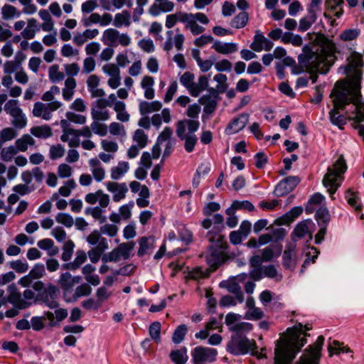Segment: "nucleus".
Listing matches in <instances>:
<instances>
[{"mask_svg":"<svg viewBox=\"0 0 364 364\" xmlns=\"http://www.w3.org/2000/svg\"><path fill=\"white\" fill-rule=\"evenodd\" d=\"M345 198L348 203L356 210L361 209L360 205L358 203V197L355 192L352 191L351 189H348L345 193Z\"/></svg>","mask_w":364,"mask_h":364,"instance_id":"nucleus-41","label":"nucleus"},{"mask_svg":"<svg viewBox=\"0 0 364 364\" xmlns=\"http://www.w3.org/2000/svg\"><path fill=\"white\" fill-rule=\"evenodd\" d=\"M332 344L333 345V346L331 344H329L328 347V350L331 355H332V353L333 351L336 354L351 352L350 349L348 346H343V343H341L338 341L334 340Z\"/></svg>","mask_w":364,"mask_h":364,"instance_id":"nucleus-42","label":"nucleus"},{"mask_svg":"<svg viewBox=\"0 0 364 364\" xmlns=\"http://www.w3.org/2000/svg\"><path fill=\"white\" fill-rule=\"evenodd\" d=\"M92 117L94 122L99 120L106 121L109 119V114L107 110L105 111H97L94 108L91 110Z\"/></svg>","mask_w":364,"mask_h":364,"instance_id":"nucleus-62","label":"nucleus"},{"mask_svg":"<svg viewBox=\"0 0 364 364\" xmlns=\"http://www.w3.org/2000/svg\"><path fill=\"white\" fill-rule=\"evenodd\" d=\"M346 93L343 91H338V88L332 90L330 97H333V107L330 110L329 119L332 124L338 127L339 129H343V126L347 124V118L345 115L340 114V111L345 109L346 106L349 105V101H347Z\"/></svg>","mask_w":364,"mask_h":364,"instance_id":"nucleus-3","label":"nucleus"},{"mask_svg":"<svg viewBox=\"0 0 364 364\" xmlns=\"http://www.w3.org/2000/svg\"><path fill=\"white\" fill-rule=\"evenodd\" d=\"M225 229V227H220V225H214L213 228L207 233V238L211 243H216L220 245L224 236L220 232Z\"/></svg>","mask_w":364,"mask_h":364,"instance_id":"nucleus-27","label":"nucleus"},{"mask_svg":"<svg viewBox=\"0 0 364 364\" xmlns=\"http://www.w3.org/2000/svg\"><path fill=\"white\" fill-rule=\"evenodd\" d=\"M7 301H9V303L11 304L14 307L18 309H25L29 307L31 304V302L26 301L22 299L20 292H18L17 294H12L11 295H8Z\"/></svg>","mask_w":364,"mask_h":364,"instance_id":"nucleus-26","label":"nucleus"},{"mask_svg":"<svg viewBox=\"0 0 364 364\" xmlns=\"http://www.w3.org/2000/svg\"><path fill=\"white\" fill-rule=\"evenodd\" d=\"M17 152V149L14 146H9L7 148H4L1 151V159L4 161H10Z\"/></svg>","mask_w":364,"mask_h":364,"instance_id":"nucleus-48","label":"nucleus"},{"mask_svg":"<svg viewBox=\"0 0 364 364\" xmlns=\"http://www.w3.org/2000/svg\"><path fill=\"white\" fill-rule=\"evenodd\" d=\"M176 133L177 136L181 140H184V149L188 153H191L194 149L195 146L196 145L198 142V137L196 134H184V128L183 126L181 124V127H179L178 129H176Z\"/></svg>","mask_w":364,"mask_h":364,"instance_id":"nucleus-15","label":"nucleus"},{"mask_svg":"<svg viewBox=\"0 0 364 364\" xmlns=\"http://www.w3.org/2000/svg\"><path fill=\"white\" fill-rule=\"evenodd\" d=\"M219 100L208 95H203L200 97L198 102L203 105V112L211 114L216 110Z\"/></svg>","mask_w":364,"mask_h":364,"instance_id":"nucleus-20","label":"nucleus"},{"mask_svg":"<svg viewBox=\"0 0 364 364\" xmlns=\"http://www.w3.org/2000/svg\"><path fill=\"white\" fill-rule=\"evenodd\" d=\"M360 33L358 28H348L343 31L340 34V38L343 41H350L356 39Z\"/></svg>","mask_w":364,"mask_h":364,"instance_id":"nucleus-40","label":"nucleus"},{"mask_svg":"<svg viewBox=\"0 0 364 364\" xmlns=\"http://www.w3.org/2000/svg\"><path fill=\"white\" fill-rule=\"evenodd\" d=\"M218 350L215 348L197 346L191 351L192 361L194 364L213 363L216 360Z\"/></svg>","mask_w":364,"mask_h":364,"instance_id":"nucleus-8","label":"nucleus"},{"mask_svg":"<svg viewBox=\"0 0 364 364\" xmlns=\"http://www.w3.org/2000/svg\"><path fill=\"white\" fill-rule=\"evenodd\" d=\"M209 276L208 273L203 272L201 267H196L191 271H188V274L186 276L187 279L197 280L200 278H205Z\"/></svg>","mask_w":364,"mask_h":364,"instance_id":"nucleus-45","label":"nucleus"},{"mask_svg":"<svg viewBox=\"0 0 364 364\" xmlns=\"http://www.w3.org/2000/svg\"><path fill=\"white\" fill-rule=\"evenodd\" d=\"M59 295L58 289L53 284H49L48 287L40 294H37L36 300L42 301L51 309L59 306V303L55 301Z\"/></svg>","mask_w":364,"mask_h":364,"instance_id":"nucleus-10","label":"nucleus"},{"mask_svg":"<svg viewBox=\"0 0 364 364\" xmlns=\"http://www.w3.org/2000/svg\"><path fill=\"white\" fill-rule=\"evenodd\" d=\"M321 0H311L308 6L307 15L301 18L299 23H314L317 18V14L321 12Z\"/></svg>","mask_w":364,"mask_h":364,"instance_id":"nucleus-17","label":"nucleus"},{"mask_svg":"<svg viewBox=\"0 0 364 364\" xmlns=\"http://www.w3.org/2000/svg\"><path fill=\"white\" fill-rule=\"evenodd\" d=\"M45 266L43 264H36L32 269L29 272V276L33 277V279H40L45 274Z\"/></svg>","mask_w":364,"mask_h":364,"instance_id":"nucleus-50","label":"nucleus"},{"mask_svg":"<svg viewBox=\"0 0 364 364\" xmlns=\"http://www.w3.org/2000/svg\"><path fill=\"white\" fill-rule=\"evenodd\" d=\"M133 140L137 142L139 148L143 149L147 145L148 136L144 130L138 129L134 132Z\"/></svg>","mask_w":364,"mask_h":364,"instance_id":"nucleus-39","label":"nucleus"},{"mask_svg":"<svg viewBox=\"0 0 364 364\" xmlns=\"http://www.w3.org/2000/svg\"><path fill=\"white\" fill-rule=\"evenodd\" d=\"M118 231V228L113 224H105L100 227V232L109 237H114Z\"/></svg>","mask_w":364,"mask_h":364,"instance_id":"nucleus-63","label":"nucleus"},{"mask_svg":"<svg viewBox=\"0 0 364 364\" xmlns=\"http://www.w3.org/2000/svg\"><path fill=\"white\" fill-rule=\"evenodd\" d=\"M324 343V337L319 336L314 345H310L306 349L297 364H319L321 350Z\"/></svg>","mask_w":364,"mask_h":364,"instance_id":"nucleus-7","label":"nucleus"},{"mask_svg":"<svg viewBox=\"0 0 364 364\" xmlns=\"http://www.w3.org/2000/svg\"><path fill=\"white\" fill-rule=\"evenodd\" d=\"M43 316H33L31 319V328L35 331L43 330L46 325L43 322Z\"/></svg>","mask_w":364,"mask_h":364,"instance_id":"nucleus-55","label":"nucleus"},{"mask_svg":"<svg viewBox=\"0 0 364 364\" xmlns=\"http://www.w3.org/2000/svg\"><path fill=\"white\" fill-rule=\"evenodd\" d=\"M55 220L58 223L64 225L66 228L72 227L74 223L73 217L65 213H58L55 216Z\"/></svg>","mask_w":364,"mask_h":364,"instance_id":"nucleus-46","label":"nucleus"},{"mask_svg":"<svg viewBox=\"0 0 364 364\" xmlns=\"http://www.w3.org/2000/svg\"><path fill=\"white\" fill-rule=\"evenodd\" d=\"M347 168L346 161L342 156L338 157L332 166H329L323 177V184L328 188V192L332 196L341 186L337 183L338 178L343 174Z\"/></svg>","mask_w":364,"mask_h":364,"instance_id":"nucleus-4","label":"nucleus"},{"mask_svg":"<svg viewBox=\"0 0 364 364\" xmlns=\"http://www.w3.org/2000/svg\"><path fill=\"white\" fill-rule=\"evenodd\" d=\"M312 41L315 50L309 45L302 48V53L298 56L299 64L305 69L318 68L321 65H327L335 58L336 50L335 43L320 32L308 33Z\"/></svg>","mask_w":364,"mask_h":364,"instance_id":"nucleus-1","label":"nucleus"},{"mask_svg":"<svg viewBox=\"0 0 364 364\" xmlns=\"http://www.w3.org/2000/svg\"><path fill=\"white\" fill-rule=\"evenodd\" d=\"M92 292V288L87 283H83L77 286L73 294V301H75L77 298L88 296ZM68 302L72 301L71 299L66 300Z\"/></svg>","mask_w":364,"mask_h":364,"instance_id":"nucleus-35","label":"nucleus"},{"mask_svg":"<svg viewBox=\"0 0 364 364\" xmlns=\"http://www.w3.org/2000/svg\"><path fill=\"white\" fill-rule=\"evenodd\" d=\"M315 218L318 226H328L331 215L326 207H320L315 213Z\"/></svg>","mask_w":364,"mask_h":364,"instance_id":"nucleus-28","label":"nucleus"},{"mask_svg":"<svg viewBox=\"0 0 364 364\" xmlns=\"http://www.w3.org/2000/svg\"><path fill=\"white\" fill-rule=\"evenodd\" d=\"M208 23V18L205 14L203 13H197L196 14L177 13L168 15L166 23Z\"/></svg>","mask_w":364,"mask_h":364,"instance_id":"nucleus-9","label":"nucleus"},{"mask_svg":"<svg viewBox=\"0 0 364 364\" xmlns=\"http://www.w3.org/2000/svg\"><path fill=\"white\" fill-rule=\"evenodd\" d=\"M74 247L75 244L71 240H69L64 243L63 247V253L61 255V259L63 261L68 262L71 259Z\"/></svg>","mask_w":364,"mask_h":364,"instance_id":"nucleus-37","label":"nucleus"},{"mask_svg":"<svg viewBox=\"0 0 364 364\" xmlns=\"http://www.w3.org/2000/svg\"><path fill=\"white\" fill-rule=\"evenodd\" d=\"M117 192L114 193L113 200L118 202L120 200L125 198L126 193L128 191V188L125 183L119 184Z\"/></svg>","mask_w":364,"mask_h":364,"instance_id":"nucleus-60","label":"nucleus"},{"mask_svg":"<svg viewBox=\"0 0 364 364\" xmlns=\"http://www.w3.org/2000/svg\"><path fill=\"white\" fill-rule=\"evenodd\" d=\"M256 348L257 345L254 340L251 341L241 335L232 336L231 340L227 344V351L234 355H245Z\"/></svg>","mask_w":364,"mask_h":364,"instance_id":"nucleus-6","label":"nucleus"},{"mask_svg":"<svg viewBox=\"0 0 364 364\" xmlns=\"http://www.w3.org/2000/svg\"><path fill=\"white\" fill-rule=\"evenodd\" d=\"M301 182L297 176H290L280 181L274 188V194L277 197H282L291 192Z\"/></svg>","mask_w":364,"mask_h":364,"instance_id":"nucleus-11","label":"nucleus"},{"mask_svg":"<svg viewBox=\"0 0 364 364\" xmlns=\"http://www.w3.org/2000/svg\"><path fill=\"white\" fill-rule=\"evenodd\" d=\"M30 132L37 138L47 139L53 135L50 127L47 124L33 127Z\"/></svg>","mask_w":364,"mask_h":364,"instance_id":"nucleus-30","label":"nucleus"},{"mask_svg":"<svg viewBox=\"0 0 364 364\" xmlns=\"http://www.w3.org/2000/svg\"><path fill=\"white\" fill-rule=\"evenodd\" d=\"M188 331V328L186 324L179 325L174 331L172 336V341L175 344L181 343Z\"/></svg>","mask_w":364,"mask_h":364,"instance_id":"nucleus-36","label":"nucleus"},{"mask_svg":"<svg viewBox=\"0 0 364 364\" xmlns=\"http://www.w3.org/2000/svg\"><path fill=\"white\" fill-rule=\"evenodd\" d=\"M266 38L262 34H257L255 36V41L252 43L251 48L256 51L260 52L263 49V42Z\"/></svg>","mask_w":364,"mask_h":364,"instance_id":"nucleus-59","label":"nucleus"},{"mask_svg":"<svg viewBox=\"0 0 364 364\" xmlns=\"http://www.w3.org/2000/svg\"><path fill=\"white\" fill-rule=\"evenodd\" d=\"M183 126L184 128V134H186V126L188 130V133L187 134H194V133L198 129L200 126V122L197 120L192 119H183L179 120L176 123V129H178L179 127Z\"/></svg>","mask_w":364,"mask_h":364,"instance_id":"nucleus-31","label":"nucleus"},{"mask_svg":"<svg viewBox=\"0 0 364 364\" xmlns=\"http://www.w3.org/2000/svg\"><path fill=\"white\" fill-rule=\"evenodd\" d=\"M59 66L58 65H53L49 68L48 75L50 80L53 82H59L64 79V74L58 70Z\"/></svg>","mask_w":364,"mask_h":364,"instance_id":"nucleus-44","label":"nucleus"},{"mask_svg":"<svg viewBox=\"0 0 364 364\" xmlns=\"http://www.w3.org/2000/svg\"><path fill=\"white\" fill-rule=\"evenodd\" d=\"M35 187L33 186H28L25 184H18L13 187V191L21 196H25L33 191Z\"/></svg>","mask_w":364,"mask_h":364,"instance_id":"nucleus-64","label":"nucleus"},{"mask_svg":"<svg viewBox=\"0 0 364 364\" xmlns=\"http://www.w3.org/2000/svg\"><path fill=\"white\" fill-rule=\"evenodd\" d=\"M212 48L218 53L222 54H229L235 53L237 50V45L235 43H224L216 41L213 43Z\"/></svg>","mask_w":364,"mask_h":364,"instance_id":"nucleus-24","label":"nucleus"},{"mask_svg":"<svg viewBox=\"0 0 364 364\" xmlns=\"http://www.w3.org/2000/svg\"><path fill=\"white\" fill-rule=\"evenodd\" d=\"M161 325L159 321H154L151 323L149 328V333L151 339L156 343L161 341Z\"/></svg>","mask_w":364,"mask_h":364,"instance_id":"nucleus-38","label":"nucleus"},{"mask_svg":"<svg viewBox=\"0 0 364 364\" xmlns=\"http://www.w3.org/2000/svg\"><path fill=\"white\" fill-rule=\"evenodd\" d=\"M249 114L242 113L237 117L233 118L227 125L225 133L228 135H232L242 130L249 121Z\"/></svg>","mask_w":364,"mask_h":364,"instance_id":"nucleus-14","label":"nucleus"},{"mask_svg":"<svg viewBox=\"0 0 364 364\" xmlns=\"http://www.w3.org/2000/svg\"><path fill=\"white\" fill-rule=\"evenodd\" d=\"M232 207L234 209H238V210L243 209V210H247L250 212L255 210L254 205L249 200H242V201L235 200L232 203Z\"/></svg>","mask_w":364,"mask_h":364,"instance_id":"nucleus-52","label":"nucleus"},{"mask_svg":"<svg viewBox=\"0 0 364 364\" xmlns=\"http://www.w3.org/2000/svg\"><path fill=\"white\" fill-rule=\"evenodd\" d=\"M38 31H40V27L38 24H27V26L21 32V35L26 39H32Z\"/></svg>","mask_w":364,"mask_h":364,"instance_id":"nucleus-47","label":"nucleus"},{"mask_svg":"<svg viewBox=\"0 0 364 364\" xmlns=\"http://www.w3.org/2000/svg\"><path fill=\"white\" fill-rule=\"evenodd\" d=\"M139 112L141 115H145L152 112H156L161 109L162 104L159 101H153L151 102L141 101L139 103Z\"/></svg>","mask_w":364,"mask_h":364,"instance_id":"nucleus-23","label":"nucleus"},{"mask_svg":"<svg viewBox=\"0 0 364 364\" xmlns=\"http://www.w3.org/2000/svg\"><path fill=\"white\" fill-rule=\"evenodd\" d=\"M34 143V139L29 134H23L16 141V149L17 151H26L28 149V145H33Z\"/></svg>","mask_w":364,"mask_h":364,"instance_id":"nucleus-33","label":"nucleus"},{"mask_svg":"<svg viewBox=\"0 0 364 364\" xmlns=\"http://www.w3.org/2000/svg\"><path fill=\"white\" fill-rule=\"evenodd\" d=\"M311 250L314 251V253L315 254V255L311 256L310 252L306 253V258L304 260V263H303V264L301 266V269L300 270V273H304V272L305 269L310 264L311 262L314 263L316 262V259L318 257V255L319 254V251L317 250V248H316L314 247H311Z\"/></svg>","mask_w":364,"mask_h":364,"instance_id":"nucleus-51","label":"nucleus"},{"mask_svg":"<svg viewBox=\"0 0 364 364\" xmlns=\"http://www.w3.org/2000/svg\"><path fill=\"white\" fill-rule=\"evenodd\" d=\"M348 65L345 68V73L347 75L353 74L357 79H360L362 73L358 70V68L364 66V62L361 54L354 51L348 58Z\"/></svg>","mask_w":364,"mask_h":364,"instance_id":"nucleus-12","label":"nucleus"},{"mask_svg":"<svg viewBox=\"0 0 364 364\" xmlns=\"http://www.w3.org/2000/svg\"><path fill=\"white\" fill-rule=\"evenodd\" d=\"M9 266L11 269H14L17 273L19 274L25 273L27 272L29 267L28 264L26 262H23L20 259L10 262Z\"/></svg>","mask_w":364,"mask_h":364,"instance_id":"nucleus-49","label":"nucleus"},{"mask_svg":"<svg viewBox=\"0 0 364 364\" xmlns=\"http://www.w3.org/2000/svg\"><path fill=\"white\" fill-rule=\"evenodd\" d=\"M129 168V163L127 161H119L117 166L111 169V178L114 180L119 179Z\"/></svg>","mask_w":364,"mask_h":364,"instance_id":"nucleus-32","label":"nucleus"},{"mask_svg":"<svg viewBox=\"0 0 364 364\" xmlns=\"http://www.w3.org/2000/svg\"><path fill=\"white\" fill-rule=\"evenodd\" d=\"M154 242V237H141L139 240V247L137 251V255L139 257L144 256L149 249L153 247Z\"/></svg>","mask_w":364,"mask_h":364,"instance_id":"nucleus-29","label":"nucleus"},{"mask_svg":"<svg viewBox=\"0 0 364 364\" xmlns=\"http://www.w3.org/2000/svg\"><path fill=\"white\" fill-rule=\"evenodd\" d=\"M169 357L175 364H185L188 359L187 348L183 346L180 349L172 350Z\"/></svg>","mask_w":364,"mask_h":364,"instance_id":"nucleus-22","label":"nucleus"},{"mask_svg":"<svg viewBox=\"0 0 364 364\" xmlns=\"http://www.w3.org/2000/svg\"><path fill=\"white\" fill-rule=\"evenodd\" d=\"M120 255L117 250V248H114L112 251L107 254H104L101 258L102 262L103 263L107 262H117L120 259Z\"/></svg>","mask_w":364,"mask_h":364,"instance_id":"nucleus-53","label":"nucleus"},{"mask_svg":"<svg viewBox=\"0 0 364 364\" xmlns=\"http://www.w3.org/2000/svg\"><path fill=\"white\" fill-rule=\"evenodd\" d=\"M282 247L281 245H273L268 246L262 250V255L264 262H269L274 257H279L282 252Z\"/></svg>","mask_w":364,"mask_h":364,"instance_id":"nucleus-21","label":"nucleus"},{"mask_svg":"<svg viewBox=\"0 0 364 364\" xmlns=\"http://www.w3.org/2000/svg\"><path fill=\"white\" fill-rule=\"evenodd\" d=\"M206 261L210 267L216 269L223 264L225 261L223 252L218 248L213 249L211 252L207 255Z\"/></svg>","mask_w":364,"mask_h":364,"instance_id":"nucleus-19","label":"nucleus"},{"mask_svg":"<svg viewBox=\"0 0 364 364\" xmlns=\"http://www.w3.org/2000/svg\"><path fill=\"white\" fill-rule=\"evenodd\" d=\"M344 0H326L323 16L328 19L340 18L343 14Z\"/></svg>","mask_w":364,"mask_h":364,"instance_id":"nucleus-13","label":"nucleus"},{"mask_svg":"<svg viewBox=\"0 0 364 364\" xmlns=\"http://www.w3.org/2000/svg\"><path fill=\"white\" fill-rule=\"evenodd\" d=\"M65 149L61 144L53 145L50 149V157L52 159H56L64 155Z\"/></svg>","mask_w":364,"mask_h":364,"instance_id":"nucleus-58","label":"nucleus"},{"mask_svg":"<svg viewBox=\"0 0 364 364\" xmlns=\"http://www.w3.org/2000/svg\"><path fill=\"white\" fill-rule=\"evenodd\" d=\"M336 87L338 91H343L346 93L347 101L349 104L355 106V116L353 119L355 122L360 123L364 121V102L362 101L361 95L356 87L350 88L346 83L338 81Z\"/></svg>","mask_w":364,"mask_h":364,"instance_id":"nucleus-5","label":"nucleus"},{"mask_svg":"<svg viewBox=\"0 0 364 364\" xmlns=\"http://www.w3.org/2000/svg\"><path fill=\"white\" fill-rule=\"evenodd\" d=\"M255 166L259 168H263L268 162L267 156L262 151L257 152L255 155Z\"/></svg>","mask_w":364,"mask_h":364,"instance_id":"nucleus-56","label":"nucleus"},{"mask_svg":"<svg viewBox=\"0 0 364 364\" xmlns=\"http://www.w3.org/2000/svg\"><path fill=\"white\" fill-rule=\"evenodd\" d=\"M311 327L299 323L291 328H288L284 333L283 338L276 341L273 364H291L296 355L306 343V336Z\"/></svg>","mask_w":364,"mask_h":364,"instance_id":"nucleus-2","label":"nucleus"},{"mask_svg":"<svg viewBox=\"0 0 364 364\" xmlns=\"http://www.w3.org/2000/svg\"><path fill=\"white\" fill-rule=\"evenodd\" d=\"M294 252V248L290 249L287 247L282 256V264L283 266L286 269H290L292 267V252Z\"/></svg>","mask_w":364,"mask_h":364,"instance_id":"nucleus-54","label":"nucleus"},{"mask_svg":"<svg viewBox=\"0 0 364 364\" xmlns=\"http://www.w3.org/2000/svg\"><path fill=\"white\" fill-rule=\"evenodd\" d=\"M58 282L60 287L63 291L64 294L71 291L74 287L72 281V275L68 272L62 273L58 279Z\"/></svg>","mask_w":364,"mask_h":364,"instance_id":"nucleus-25","label":"nucleus"},{"mask_svg":"<svg viewBox=\"0 0 364 364\" xmlns=\"http://www.w3.org/2000/svg\"><path fill=\"white\" fill-rule=\"evenodd\" d=\"M4 110L11 116L16 115L21 112V109L18 106V100H10L4 105Z\"/></svg>","mask_w":364,"mask_h":364,"instance_id":"nucleus-43","label":"nucleus"},{"mask_svg":"<svg viewBox=\"0 0 364 364\" xmlns=\"http://www.w3.org/2000/svg\"><path fill=\"white\" fill-rule=\"evenodd\" d=\"M315 224L311 219L304 220L299 222L294 228L291 237L293 240H296L295 237L298 239L303 238L311 228H314Z\"/></svg>","mask_w":364,"mask_h":364,"instance_id":"nucleus-16","label":"nucleus"},{"mask_svg":"<svg viewBox=\"0 0 364 364\" xmlns=\"http://www.w3.org/2000/svg\"><path fill=\"white\" fill-rule=\"evenodd\" d=\"M87 260V254L82 250H78L75 254V258L73 262H66L62 264L63 269L75 271L80 267V266Z\"/></svg>","mask_w":364,"mask_h":364,"instance_id":"nucleus-18","label":"nucleus"},{"mask_svg":"<svg viewBox=\"0 0 364 364\" xmlns=\"http://www.w3.org/2000/svg\"><path fill=\"white\" fill-rule=\"evenodd\" d=\"M134 245L135 243L133 241L122 242L116 248L120 257H122L124 259H128L130 257V252L134 249Z\"/></svg>","mask_w":364,"mask_h":364,"instance_id":"nucleus-34","label":"nucleus"},{"mask_svg":"<svg viewBox=\"0 0 364 364\" xmlns=\"http://www.w3.org/2000/svg\"><path fill=\"white\" fill-rule=\"evenodd\" d=\"M90 127L92 128L94 133L99 136H104L107 134V127L105 124L93 122L91 124Z\"/></svg>","mask_w":364,"mask_h":364,"instance_id":"nucleus-57","label":"nucleus"},{"mask_svg":"<svg viewBox=\"0 0 364 364\" xmlns=\"http://www.w3.org/2000/svg\"><path fill=\"white\" fill-rule=\"evenodd\" d=\"M65 115L68 120L75 124H84L86 122V117L83 115L75 114L72 112H66Z\"/></svg>","mask_w":364,"mask_h":364,"instance_id":"nucleus-61","label":"nucleus"}]
</instances>
